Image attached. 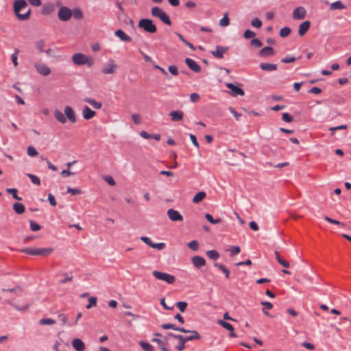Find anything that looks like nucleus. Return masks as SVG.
Returning a JSON list of instances; mask_svg holds the SVG:
<instances>
[{
	"label": "nucleus",
	"mask_w": 351,
	"mask_h": 351,
	"mask_svg": "<svg viewBox=\"0 0 351 351\" xmlns=\"http://www.w3.org/2000/svg\"><path fill=\"white\" fill-rule=\"evenodd\" d=\"M27 7V3L25 0H15L13 4L14 12L19 21H27L30 18L31 10L29 9L25 14H21L20 12Z\"/></svg>",
	"instance_id": "f257e3e1"
},
{
	"label": "nucleus",
	"mask_w": 351,
	"mask_h": 351,
	"mask_svg": "<svg viewBox=\"0 0 351 351\" xmlns=\"http://www.w3.org/2000/svg\"><path fill=\"white\" fill-rule=\"evenodd\" d=\"M138 27L148 33L153 34L157 31L156 26L154 24L152 20L149 19H141L138 22Z\"/></svg>",
	"instance_id": "f03ea898"
},
{
	"label": "nucleus",
	"mask_w": 351,
	"mask_h": 351,
	"mask_svg": "<svg viewBox=\"0 0 351 351\" xmlns=\"http://www.w3.org/2000/svg\"><path fill=\"white\" fill-rule=\"evenodd\" d=\"M152 274L156 279L165 281L169 285L173 284L176 281L175 276L167 273L154 270Z\"/></svg>",
	"instance_id": "7ed1b4c3"
},
{
	"label": "nucleus",
	"mask_w": 351,
	"mask_h": 351,
	"mask_svg": "<svg viewBox=\"0 0 351 351\" xmlns=\"http://www.w3.org/2000/svg\"><path fill=\"white\" fill-rule=\"evenodd\" d=\"M58 19L62 21H68L72 16V11L66 6H61L58 12Z\"/></svg>",
	"instance_id": "20e7f679"
},
{
	"label": "nucleus",
	"mask_w": 351,
	"mask_h": 351,
	"mask_svg": "<svg viewBox=\"0 0 351 351\" xmlns=\"http://www.w3.org/2000/svg\"><path fill=\"white\" fill-rule=\"evenodd\" d=\"M34 66L37 72L43 76H47L51 74V69L45 64L35 62Z\"/></svg>",
	"instance_id": "39448f33"
},
{
	"label": "nucleus",
	"mask_w": 351,
	"mask_h": 351,
	"mask_svg": "<svg viewBox=\"0 0 351 351\" xmlns=\"http://www.w3.org/2000/svg\"><path fill=\"white\" fill-rule=\"evenodd\" d=\"M167 216L172 221H182V215L176 210L169 208L167 212Z\"/></svg>",
	"instance_id": "423d86ee"
},
{
	"label": "nucleus",
	"mask_w": 351,
	"mask_h": 351,
	"mask_svg": "<svg viewBox=\"0 0 351 351\" xmlns=\"http://www.w3.org/2000/svg\"><path fill=\"white\" fill-rule=\"evenodd\" d=\"M187 333H191V336L184 337L183 335L176 337L177 339H181L184 341H189L193 340H199L201 339V336L197 330H189Z\"/></svg>",
	"instance_id": "0eeeda50"
},
{
	"label": "nucleus",
	"mask_w": 351,
	"mask_h": 351,
	"mask_svg": "<svg viewBox=\"0 0 351 351\" xmlns=\"http://www.w3.org/2000/svg\"><path fill=\"white\" fill-rule=\"evenodd\" d=\"M306 10L304 7L296 8L293 12V19L295 20H302L305 18Z\"/></svg>",
	"instance_id": "6e6552de"
},
{
	"label": "nucleus",
	"mask_w": 351,
	"mask_h": 351,
	"mask_svg": "<svg viewBox=\"0 0 351 351\" xmlns=\"http://www.w3.org/2000/svg\"><path fill=\"white\" fill-rule=\"evenodd\" d=\"M53 251V247H47V248H36L34 249L33 256H47L51 254Z\"/></svg>",
	"instance_id": "1a4fd4ad"
},
{
	"label": "nucleus",
	"mask_w": 351,
	"mask_h": 351,
	"mask_svg": "<svg viewBox=\"0 0 351 351\" xmlns=\"http://www.w3.org/2000/svg\"><path fill=\"white\" fill-rule=\"evenodd\" d=\"M64 114H65V117H66L69 119V121H71V123H74L76 122L77 119H76V117L75 114V112L71 106H65Z\"/></svg>",
	"instance_id": "9d476101"
},
{
	"label": "nucleus",
	"mask_w": 351,
	"mask_h": 351,
	"mask_svg": "<svg viewBox=\"0 0 351 351\" xmlns=\"http://www.w3.org/2000/svg\"><path fill=\"white\" fill-rule=\"evenodd\" d=\"M117 65L114 60H110L109 64L102 69L104 74H114L116 72Z\"/></svg>",
	"instance_id": "9b49d317"
},
{
	"label": "nucleus",
	"mask_w": 351,
	"mask_h": 351,
	"mask_svg": "<svg viewBox=\"0 0 351 351\" xmlns=\"http://www.w3.org/2000/svg\"><path fill=\"white\" fill-rule=\"evenodd\" d=\"M191 262L197 269H200L206 265V260L199 256H195L192 257Z\"/></svg>",
	"instance_id": "f8f14e48"
},
{
	"label": "nucleus",
	"mask_w": 351,
	"mask_h": 351,
	"mask_svg": "<svg viewBox=\"0 0 351 351\" xmlns=\"http://www.w3.org/2000/svg\"><path fill=\"white\" fill-rule=\"evenodd\" d=\"M185 63L187 66L194 72L199 73L201 71V66L193 59L186 58L185 59Z\"/></svg>",
	"instance_id": "ddd939ff"
},
{
	"label": "nucleus",
	"mask_w": 351,
	"mask_h": 351,
	"mask_svg": "<svg viewBox=\"0 0 351 351\" xmlns=\"http://www.w3.org/2000/svg\"><path fill=\"white\" fill-rule=\"evenodd\" d=\"M85 59L86 56L81 53H75L72 57V60L76 65L85 64Z\"/></svg>",
	"instance_id": "4468645a"
},
{
	"label": "nucleus",
	"mask_w": 351,
	"mask_h": 351,
	"mask_svg": "<svg viewBox=\"0 0 351 351\" xmlns=\"http://www.w3.org/2000/svg\"><path fill=\"white\" fill-rule=\"evenodd\" d=\"M311 26V23L309 21H306L302 23L299 26L298 34L300 36H303L306 34V33L308 31Z\"/></svg>",
	"instance_id": "2eb2a0df"
},
{
	"label": "nucleus",
	"mask_w": 351,
	"mask_h": 351,
	"mask_svg": "<svg viewBox=\"0 0 351 351\" xmlns=\"http://www.w3.org/2000/svg\"><path fill=\"white\" fill-rule=\"evenodd\" d=\"M96 114V112L91 110L88 106H86L82 110V115L84 119L86 120H89L94 117Z\"/></svg>",
	"instance_id": "dca6fc26"
},
{
	"label": "nucleus",
	"mask_w": 351,
	"mask_h": 351,
	"mask_svg": "<svg viewBox=\"0 0 351 351\" xmlns=\"http://www.w3.org/2000/svg\"><path fill=\"white\" fill-rule=\"evenodd\" d=\"M72 346L76 351H84L85 350V344L78 338H75L73 340Z\"/></svg>",
	"instance_id": "f3484780"
},
{
	"label": "nucleus",
	"mask_w": 351,
	"mask_h": 351,
	"mask_svg": "<svg viewBox=\"0 0 351 351\" xmlns=\"http://www.w3.org/2000/svg\"><path fill=\"white\" fill-rule=\"evenodd\" d=\"M169 116L171 117V121H178L182 120L184 112L181 110H174L169 113Z\"/></svg>",
	"instance_id": "a211bd4d"
},
{
	"label": "nucleus",
	"mask_w": 351,
	"mask_h": 351,
	"mask_svg": "<svg viewBox=\"0 0 351 351\" xmlns=\"http://www.w3.org/2000/svg\"><path fill=\"white\" fill-rule=\"evenodd\" d=\"M161 327L165 330L173 329L174 330L180 331L182 332H188L189 331L183 327H177L175 324H164L161 326Z\"/></svg>",
	"instance_id": "6ab92c4d"
},
{
	"label": "nucleus",
	"mask_w": 351,
	"mask_h": 351,
	"mask_svg": "<svg viewBox=\"0 0 351 351\" xmlns=\"http://www.w3.org/2000/svg\"><path fill=\"white\" fill-rule=\"evenodd\" d=\"M115 36H117L119 39L123 42H130L132 38L130 36L127 35L122 31L121 29H117L115 33Z\"/></svg>",
	"instance_id": "aec40b11"
},
{
	"label": "nucleus",
	"mask_w": 351,
	"mask_h": 351,
	"mask_svg": "<svg viewBox=\"0 0 351 351\" xmlns=\"http://www.w3.org/2000/svg\"><path fill=\"white\" fill-rule=\"evenodd\" d=\"M55 8L52 3H46L43 6L41 13L44 15H49L53 12Z\"/></svg>",
	"instance_id": "412c9836"
},
{
	"label": "nucleus",
	"mask_w": 351,
	"mask_h": 351,
	"mask_svg": "<svg viewBox=\"0 0 351 351\" xmlns=\"http://www.w3.org/2000/svg\"><path fill=\"white\" fill-rule=\"evenodd\" d=\"M260 68L263 71H272L277 69V65L271 63L261 62L260 64Z\"/></svg>",
	"instance_id": "4be33fe9"
},
{
	"label": "nucleus",
	"mask_w": 351,
	"mask_h": 351,
	"mask_svg": "<svg viewBox=\"0 0 351 351\" xmlns=\"http://www.w3.org/2000/svg\"><path fill=\"white\" fill-rule=\"evenodd\" d=\"M226 86L231 90V94L232 95H241V88L238 87L232 83H228Z\"/></svg>",
	"instance_id": "5701e85b"
},
{
	"label": "nucleus",
	"mask_w": 351,
	"mask_h": 351,
	"mask_svg": "<svg viewBox=\"0 0 351 351\" xmlns=\"http://www.w3.org/2000/svg\"><path fill=\"white\" fill-rule=\"evenodd\" d=\"M53 114L56 119L61 123H65L66 122V118L65 117V115L60 110H54Z\"/></svg>",
	"instance_id": "b1692460"
},
{
	"label": "nucleus",
	"mask_w": 351,
	"mask_h": 351,
	"mask_svg": "<svg viewBox=\"0 0 351 351\" xmlns=\"http://www.w3.org/2000/svg\"><path fill=\"white\" fill-rule=\"evenodd\" d=\"M226 48L221 46H217L216 51H212V54L217 58H222L223 57V53L226 52Z\"/></svg>",
	"instance_id": "393cba45"
},
{
	"label": "nucleus",
	"mask_w": 351,
	"mask_h": 351,
	"mask_svg": "<svg viewBox=\"0 0 351 351\" xmlns=\"http://www.w3.org/2000/svg\"><path fill=\"white\" fill-rule=\"evenodd\" d=\"M84 101L86 103L90 104L91 106H93V108L95 109H100L102 107V104L101 102H97L94 99L86 97L84 99Z\"/></svg>",
	"instance_id": "a878e982"
},
{
	"label": "nucleus",
	"mask_w": 351,
	"mask_h": 351,
	"mask_svg": "<svg viewBox=\"0 0 351 351\" xmlns=\"http://www.w3.org/2000/svg\"><path fill=\"white\" fill-rule=\"evenodd\" d=\"M206 193L204 191H199L195 194L193 198V202L195 204H199L206 197Z\"/></svg>",
	"instance_id": "bb28decb"
},
{
	"label": "nucleus",
	"mask_w": 351,
	"mask_h": 351,
	"mask_svg": "<svg viewBox=\"0 0 351 351\" xmlns=\"http://www.w3.org/2000/svg\"><path fill=\"white\" fill-rule=\"evenodd\" d=\"M274 49L271 47H265L259 52L261 56H269L274 55Z\"/></svg>",
	"instance_id": "cd10ccee"
},
{
	"label": "nucleus",
	"mask_w": 351,
	"mask_h": 351,
	"mask_svg": "<svg viewBox=\"0 0 351 351\" xmlns=\"http://www.w3.org/2000/svg\"><path fill=\"white\" fill-rule=\"evenodd\" d=\"M165 12L163 11L159 7H154L152 8L151 10V13H152V15L154 16V17H157V18H159L160 19V17L162 16V15H163V14L165 13Z\"/></svg>",
	"instance_id": "c85d7f7f"
},
{
	"label": "nucleus",
	"mask_w": 351,
	"mask_h": 351,
	"mask_svg": "<svg viewBox=\"0 0 351 351\" xmlns=\"http://www.w3.org/2000/svg\"><path fill=\"white\" fill-rule=\"evenodd\" d=\"M13 209L17 214H23L25 210L24 205L18 202L13 204Z\"/></svg>",
	"instance_id": "c756f323"
},
{
	"label": "nucleus",
	"mask_w": 351,
	"mask_h": 351,
	"mask_svg": "<svg viewBox=\"0 0 351 351\" xmlns=\"http://www.w3.org/2000/svg\"><path fill=\"white\" fill-rule=\"evenodd\" d=\"M345 8H346V6L342 3L341 1H339L333 2L330 5V10H343Z\"/></svg>",
	"instance_id": "7c9ffc66"
},
{
	"label": "nucleus",
	"mask_w": 351,
	"mask_h": 351,
	"mask_svg": "<svg viewBox=\"0 0 351 351\" xmlns=\"http://www.w3.org/2000/svg\"><path fill=\"white\" fill-rule=\"evenodd\" d=\"M72 11V16L74 17L75 19L80 20L83 18V12L82 10L79 8H75Z\"/></svg>",
	"instance_id": "2f4dec72"
},
{
	"label": "nucleus",
	"mask_w": 351,
	"mask_h": 351,
	"mask_svg": "<svg viewBox=\"0 0 351 351\" xmlns=\"http://www.w3.org/2000/svg\"><path fill=\"white\" fill-rule=\"evenodd\" d=\"M6 192L9 194H12V197L16 200L21 201L22 198L18 196V190L16 189L10 188L6 189Z\"/></svg>",
	"instance_id": "473e14b6"
},
{
	"label": "nucleus",
	"mask_w": 351,
	"mask_h": 351,
	"mask_svg": "<svg viewBox=\"0 0 351 351\" xmlns=\"http://www.w3.org/2000/svg\"><path fill=\"white\" fill-rule=\"evenodd\" d=\"M217 324H219L220 326H223L224 328L228 330L229 331L234 330V328H233L232 325H231L230 323L226 322L223 320L218 319Z\"/></svg>",
	"instance_id": "72a5a7b5"
},
{
	"label": "nucleus",
	"mask_w": 351,
	"mask_h": 351,
	"mask_svg": "<svg viewBox=\"0 0 351 351\" xmlns=\"http://www.w3.org/2000/svg\"><path fill=\"white\" fill-rule=\"evenodd\" d=\"M275 255H276V258L277 261L278 262V263H280L282 266H283L286 268L289 267V266H290L289 263L287 261L283 260L280 257V256L279 255L278 252H275Z\"/></svg>",
	"instance_id": "f704fd0d"
},
{
	"label": "nucleus",
	"mask_w": 351,
	"mask_h": 351,
	"mask_svg": "<svg viewBox=\"0 0 351 351\" xmlns=\"http://www.w3.org/2000/svg\"><path fill=\"white\" fill-rule=\"evenodd\" d=\"M214 266L215 267L219 268L220 270H221L223 271V273L225 274V276L227 278H229L230 271L224 265H223L220 263H215Z\"/></svg>",
	"instance_id": "c9c22d12"
},
{
	"label": "nucleus",
	"mask_w": 351,
	"mask_h": 351,
	"mask_svg": "<svg viewBox=\"0 0 351 351\" xmlns=\"http://www.w3.org/2000/svg\"><path fill=\"white\" fill-rule=\"evenodd\" d=\"M139 344L142 349H143L145 351H154V347L147 342L141 341Z\"/></svg>",
	"instance_id": "e433bc0d"
},
{
	"label": "nucleus",
	"mask_w": 351,
	"mask_h": 351,
	"mask_svg": "<svg viewBox=\"0 0 351 351\" xmlns=\"http://www.w3.org/2000/svg\"><path fill=\"white\" fill-rule=\"evenodd\" d=\"M207 256L212 260H217L219 257V254L216 250H209L206 252Z\"/></svg>",
	"instance_id": "4c0bfd02"
},
{
	"label": "nucleus",
	"mask_w": 351,
	"mask_h": 351,
	"mask_svg": "<svg viewBox=\"0 0 351 351\" xmlns=\"http://www.w3.org/2000/svg\"><path fill=\"white\" fill-rule=\"evenodd\" d=\"M205 217L212 224H217L221 222V219L220 218L214 219L213 216L208 213L205 215Z\"/></svg>",
	"instance_id": "58836bf2"
},
{
	"label": "nucleus",
	"mask_w": 351,
	"mask_h": 351,
	"mask_svg": "<svg viewBox=\"0 0 351 351\" xmlns=\"http://www.w3.org/2000/svg\"><path fill=\"white\" fill-rule=\"evenodd\" d=\"M176 305L177 308H179V310L181 312H184L188 306V304L186 302L180 301V302H178L176 304Z\"/></svg>",
	"instance_id": "ea45409f"
},
{
	"label": "nucleus",
	"mask_w": 351,
	"mask_h": 351,
	"mask_svg": "<svg viewBox=\"0 0 351 351\" xmlns=\"http://www.w3.org/2000/svg\"><path fill=\"white\" fill-rule=\"evenodd\" d=\"M27 176L30 178L32 182L38 186L40 185V178L33 174L27 173Z\"/></svg>",
	"instance_id": "a19ab883"
},
{
	"label": "nucleus",
	"mask_w": 351,
	"mask_h": 351,
	"mask_svg": "<svg viewBox=\"0 0 351 351\" xmlns=\"http://www.w3.org/2000/svg\"><path fill=\"white\" fill-rule=\"evenodd\" d=\"M35 45L40 52L44 51V47L45 46V42L44 40H39L36 41Z\"/></svg>",
	"instance_id": "79ce46f5"
},
{
	"label": "nucleus",
	"mask_w": 351,
	"mask_h": 351,
	"mask_svg": "<svg viewBox=\"0 0 351 351\" xmlns=\"http://www.w3.org/2000/svg\"><path fill=\"white\" fill-rule=\"evenodd\" d=\"M56 323V321L51 318L41 319L39 321L40 325H53Z\"/></svg>",
	"instance_id": "37998d69"
},
{
	"label": "nucleus",
	"mask_w": 351,
	"mask_h": 351,
	"mask_svg": "<svg viewBox=\"0 0 351 351\" xmlns=\"http://www.w3.org/2000/svg\"><path fill=\"white\" fill-rule=\"evenodd\" d=\"M19 53V50L18 49H16L14 53H12L11 56V59H12V63L14 66H16L19 64V63H18V53Z\"/></svg>",
	"instance_id": "c03bdc74"
},
{
	"label": "nucleus",
	"mask_w": 351,
	"mask_h": 351,
	"mask_svg": "<svg viewBox=\"0 0 351 351\" xmlns=\"http://www.w3.org/2000/svg\"><path fill=\"white\" fill-rule=\"evenodd\" d=\"M228 251L230 252V256H233L238 254L241 252V248L239 246H232Z\"/></svg>",
	"instance_id": "a18cd8bd"
},
{
	"label": "nucleus",
	"mask_w": 351,
	"mask_h": 351,
	"mask_svg": "<svg viewBox=\"0 0 351 351\" xmlns=\"http://www.w3.org/2000/svg\"><path fill=\"white\" fill-rule=\"evenodd\" d=\"M188 247L193 251H197L199 248V243L196 240H193L188 243Z\"/></svg>",
	"instance_id": "49530a36"
},
{
	"label": "nucleus",
	"mask_w": 351,
	"mask_h": 351,
	"mask_svg": "<svg viewBox=\"0 0 351 351\" xmlns=\"http://www.w3.org/2000/svg\"><path fill=\"white\" fill-rule=\"evenodd\" d=\"M153 342L157 343L160 346L162 351H169L166 347L165 344L163 343V341L160 340L158 338H154L152 340Z\"/></svg>",
	"instance_id": "de8ad7c7"
},
{
	"label": "nucleus",
	"mask_w": 351,
	"mask_h": 351,
	"mask_svg": "<svg viewBox=\"0 0 351 351\" xmlns=\"http://www.w3.org/2000/svg\"><path fill=\"white\" fill-rule=\"evenodd\" d=\"M229 23H230V20L228 16V14H225L223 18L221 19L219 21V25L222 26V27H226V26H228L229 25Z\"/></svg>",
	"instance_id": "09e8293b"
},
{
	"label": "nucleus",
	"mask_w": 351,
	"mask_h": 351,
	"mask_svg": "<svg viewBox=\"0 0 351 351\" xmlns=\"http://www.w3.org/2000/svg\"><path fill=\"white\" fill-rule=\"evenodd\" d=\"M291 33V29L289 27H285L280 29V36L281 37H286L289 36Z\"/></svg>",
	"instance_id": "8fccbe9b"
},
{
	"label": "nucleus",
	"mask_w": 351,
	"mask_h": 351,
	"mask_svg": "<svg viewBox=\"0 0 351 351\" xmlns=\"http://www.w3.org/2000/svg\"><path fill=\"white\" fill-rule=\"evenodd\" d=\"M30 228L32 231H38L41 229V226L36 223L34 221L31 220L29 221Z\"/></svg>",
	"instance_id": "3c124183"
},
{
	"label": "nucleus",
	"mask_w": 351,
	"mask_h": 351,
	"mask_svg": "<svg viewBox=\"0 0 351 351\" xmlns=\"http://www.w3.org/2000/svg\"><path fill=\"white\" fill-rule=\"evenodd\" d=\"M250 45L254 48H259L262 46V43L258 38H253L250 42Z\"/></svg>",
	"instance_id": "603ef678"
},
{
	"label": "nucleus",
	"mask_w": 351,
	"mask_h": 351,
	"mask_svg": "<svg viewBox=\"0 0 351 351\" xmlns=\"http://www.w3.org/2000/svg\"><path fill=\"white\" fill-rule=\"evenodd\" d=\"M160 21L162 22H163L164 23L168 25H171V21L170 20V18L169 16L166 14V12H165L163 14V15H162V16L160 17Z\"/></svg>",
	"instance_id": "864d4df0"
},
{
	"label": "nucleus",
	"mask_w": 351,
	"mask_h": 351,
	"mask_svg": "<svg viewBox=\"0 0 351 351\" xmlns=\"http://www.w3.org/2000/svg\"><path fill=\"white\" fill-rule=\"evenodd\" d=\"M27 152L29 156H36L38 154V152L33 146H29Z\"/></svg>",
	"instance_id": "5fc2aeb1"
},
{
	"label": "nucleus",
	"mask_w": 351,
	"mask_h": 351,
	"mask_svg": "<svg viewBox=\"0 0 351 351\" xmlns=\"http://www.w3.org/2000/svg\"><path fill=\"white\" fill-rule=\"evenodd\" d=\"M89 303L86 306L87 309H90L92 306H96L97 304V298L91 297L88 299Z\"/></svg>",
	"instance_id": "6e6d98bb"
},
{
	"label": "nucleus",
	"mask_w": 351,
	"mask_h": 351,
	"mask_svg": "<svg viewBox=\"0 0 351 351\" xmlns=\"http://www.w3.org/2000/svg\"><path fill=\"white\" fill-rule=\"evenodd\" d=\"M282 119L285 122L290 123L293 121V118L289 113L285 112L282 115Z\"/></svg>",
	"instance_id": "4d7b16f0"
},
{
	"label": "nucleus",
	"mask_w": 351,
	"mask_h": 351,
	"mask_svg": "<svg viewBox=\"0 0 351 351\" xmlns=\"http://www.w3.org/2000/svg\"><path fill=\"white\" fill-rule=\"evenodd\" d=\"M168 70L173 75H178L179 74L178 67L176 65L169 66Z\"/></svg>",
	"instance_id": "13d9d810"
},
{
	"label": "nucleus",
	"mask_w": 351,
	"mask_h": 351,
	"mask_svg": "<svg viewBox=\"0 0 351 351\" xmlns=\"http://www.w3.org/2000/svg\"><path fill=\"white\" fill-rule=\"evenodd\" d=\"M261 304L264 306V308L263 309V313L265 315H268L269 313L265 311V308L271 309L273 307V304L269 302H262Z\"/></svg>",
	"instance_id": "bf43d9fd"
},
{
	"label": "nucleus",
	"mask_w": 351,
	"mask_h": 351,
	"mask_svg": "<svg viewBox=\"0 0 351 351\" xmlns=\"http://www.w3.org/2000/svg\"><path fill=\"white\" fill-rule=\"evenodd\" d=\"M67 193H71L72 195L81 194L82 193V190L78 189H72L71 187H67Z\"/></svg>",
	"instance_id": "052dcab7"
},
{
	"label": "nucleus",
	"mask_w": 351,
	"mask_h": 351,
	"mask_svg": "<svg viewBox=\"0 0 351 351\" xmlns=\"http://www.w3.org/2000/svg\"><path fill=\"white\" fill-rule=\"evenodd\" d=\"M251 24L254 27L260 28L261 27V25H262V22L258 18H254L252 21Z\"/></svg>",
	"instance_id": "680f3d73"
},
{
	"label": "nucleus",
	"mask_w": 351,
	"mask_h": 351,
	"mask_svg": "<svg viewBox=\"0 0 351 351\" xmlns=\"http://www.w3.org/2000/svg\"><path fill=\"white\" fill-rule=\"evenodd\" d=\"M132 119L135 124H140L141 123V117L138 114H132Z\"/></svg>",
	"instance_id": "e2e57ef3"
},
{
	"label": "nucleus",
	"mask_w": 351,
	"mask_h": 351,
	"mask_svg": "<svg viewBox=\"0 0 351 351\" xmlns=\"http://www.w3.org/2000/svg\"><path fill=\"white\" fill-rule=\"evenodd\" d=\"M104 179L110 186H114L116 184L114 180L110 176H106L104 178Z\"/></svg>",
	"instance_id": "0e129e2a"
},
{
	"label": "nucleus",
	"mask_w": 351,
	"mask_h": 351,
	"mask_svg": "<svg viewBox=\"0 0 351 351\" xmlns=\"http://www.w3.org/2000/svg\"><path fill=\"white\" fill-rule=\"evenodd\" d=\"M152 247L154 249H157L158 250H162L165 247V243H154L152 245Z\"/></svg>",
	"instance_id": "69168bd1"
},
{
	"label": "nucleus",
	"mask_w": 351,
	"mask_h": 351,
	"mask_svg": "<svg viewBox=\"0 0 351 351\" xmlns=\"http://www.w3.org/2000/svg\"><path fill=\"white\" fill-rule=\"evenodd\" d=\"M295 60H296V58L295 57L287 56V57H285L284 58H282L281 60V62L283 63H291V62H295Z\"/></svg>",
	"instance_id": "338daca9"
},
{
	"label": "nucleus",
	"mask_w": 351,
	"mask_h": 351,
	"mask_svg": "<svg viewBox=\"0 0 351 351\" xmlns=\"http://www.w3.org/2000/svg\"><path fill=\"white\" fill-rule=\"evenodd\" d=\"M199 95L196 93H192L190 95V99L193 103L197 102L199 100Z\"/></svg>",
	"instance_id": "774afa93"
}]
</instances>
